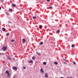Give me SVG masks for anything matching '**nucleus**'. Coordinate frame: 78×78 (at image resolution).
Masks as SVG:
<instances>
[{"instance_id": "4", "label": "nucleus", "mask_w": 78, "mask_h": 78, "mask_svg": "<svg viewBox=\"0 0 78 78\" xmlns=\"http://www.w3.org/2000/svg\"><path fill=\"white\" fill-rule=\"evenodd\" d=\"M22 42L23 44L25 43V42H26V41L25 40V38H24L22 39Z\"/></svg>"}, {"instance_id": "36", "label": "nucleus", "mask_w": 78, "mask_h": 78, "mask_svg": "<svg viewBox=\"0 0 78 78\" xmlns=\"http://www.w3.org/2000/svg\"><path fill=\"white\" fill-rule=\"evenodd\" d=\"M11 3H12V2H11V1H10Z\"/></svg>"}, {"instance_id": "30", "label": "nucleus", "mask_w": 78, "mask_h": 78, "mask_svg": "<svg viewBox=\"0 0 78 78\" xmlns=\"http://www.w3.org/2000/svg\"><path fill=\"white\" fill-rule=\"evenodd\" d=\"M3 55V54H2V53H0V55Z\"/></svg>"}, {"instance_id": "17", "label": "nucleus", "mask_w": 78, "mask_h": 78, "mask_svg": "<svg viewBox=\"0 0 78 78\" xmlns=\"http://www.w3.org/2000/svg\"><path fill=\"white\" fill-rule=\"evenodd\" d=\"M57 34H59V32H60V30H58L57 31Z\"/></svg>"}, {"instance_id": "23", "label": "nucleus", "mask_w": 78, "mask_h": 78, "mask_svg": "<svg viewBox=\"0 0 78 78\" xmlns=\"http://www.w3.org/2000/svg\"><path fill=\"white\" fill-rule=\"evenodd\" d=\"M75 47V46H74V45L72 44V48H73V47Z\"/></svg>"}, {"instance_id": "15", "label": "nucleus", "mask_w": 78, "mask_h": 78, "mask_svg": "<svg viewBox=\"0 0 78 78\" xmlns=\"http://www.w3.org/2000/svg\"><path fill=\"white\" fill-rule=\"evenodd\" d=\"M32 59L33 60H34V59H35V57L34 56L33 57Z\"/></svg>"}, {"instance_id": "16", "label": "nucleus", "mask_w": 78, "mask_h": 78, "mask_svg": "<svg viewBox=\"0 0 78 78\" xmlns=\"http://www.w3.org/2000/svg\"><path fill=\"white\" fill-rule=\"evenodd\" d=\"M54 63L55 65H58V63L56 62H55Z\"/></svg>"}, {"instance_id": "18", "label": "nucleus", "mask_w": 78, "mask_h": 78, "mask_svg": "<svg viewBox=\"0 0 78 78\" xmlns=\"http://www.w3.org/2000/svg\"><path fill=\"white\" fill-rule=\"evenodd\" d=\"M9 33H7L6 34V36H9Z\"/></svg>"}, {"instance_id": "3", "label": "nucleus", "mask_w": 78, "mask_h": 78, "mask_svg": "<svg viewBox=\"0 0 78 78\" xmlns=\"http://www.w3.org/2000/svg\"><path fill=\"white\" fill-rule=\"evenodd\" d=\"M44 76H45L46 78H48V74H47V73H46L45 74Z\"/></svg>"}, {"instance_id": "11", "label": "nucleus", "mask_w": 78, "mask_h": 78, "mask_svg": "<svg viewBox=\"0 0 78 78\" xmlns=\"http://www.w3.org/2000/svg\"><path fill=\"white\" fill-rule=\"evenodd\" d=\"M8 58L9 59V60H10V59H11V57H10V56H8Z\"/></svg>"}, {"instance_id": "26", "label": "nucleus", "mask_w": 78, "mask_h": 78, "mask_svg": "<svg viewBox=\"0 0 78 78\" xmlns=\"http://www.w3.org/2000/svg\"><path fill=\"white\" fill-rule=\"evenodd\" d=\"M49 8L50 9H52V8H52L51 7H49Z\"/></svg>"}, {"instance_id": "14", "label": "nucleus", "mask_w": 78, "mask_h": 78, "mask_svg": "<svg viewBox=\"0 0 78 78\" xmlns=\"http://www.w3.org/2000/svg\"><path fill=\"white\" fill-rule=\"evenodd\" d=\"M9 76H10V74L9 73L7 74V77H9Z\"/></svg>"}, {"instance_id": "24", "label": "nucleus", "mask_w": 78, "mask_h": 78, "mask_svg": "<svg viewBox=\"0 0 78 78\" xmlns=\"http://www.w3.org/2000/svg\"><path fill=\"white\" fill-rule=\"evenodd\" d=\"M11 41L12 42H14V40H11Z\"/></svg>"}, {"instance_id": "34", "label": "nucleus", "mask_w": 78, "mask_h": 78, "mask_svg": "<svg viewBox=\"0 0 78 78\" xmlns=\"http://www.w3.org/2000/svg\"><path fill=\"white\" fill-rule=\"evenodd\" d=\"M60 78H64V77H62Z\"/></svg>"}, {"instance_id": "29", "label": "nucleus", "mask_w": 78, "mask_h": 78, "mask_svg": "<svg viewBox=\"0 0 78 78\" xmlns=\"http://www.w3.org/2000/svg\"><path fill=\"white\" fill-rule=\"evenodd\" d=\"M67 78H72V77H70L69 78V77H67Z\"/></svg>"}, {"instance_id": "31", "label": "nucleus", "mask_w": 78, "mask_h": 78, "mask_svg": "<svg viewBox=\"0 0 78 78\" xmlns=\"http://www.w3.org/2000/svg\"><path fill=\"white\" fill-rule=\"evenodd\" d=\"M2 8V7H0V10H1V9Z\"/></svg>"}, {"instance_id": "8", "label": "nucleus", "mask_w": 78, "mask_h": 78, "mask_svg": "<svg viewBox=\"0 0 78 78\" xmlns=\"http://www.w3.org/2000/svg\"><path fill=\"white\" fill-rule=\"evenodd\" d=\"M2 30L3 31H5V28L3 27L2 29Z\"/></svg>"}, {"instance_id": "2", "label": "nucleus", "mask_w": 78, "mask_h": 78, "mask_svg": "<svg viewBox=\"0 0 78 78\" xmlns=\"http://www.w3.org/2000/svg\"><path fill=\"white\" fill-rule=\"evenodd\" d=\"M12 68L13 70H17V68L15 66H13Z\"/></svg>"}, {"instance_id": "7", "label": "nucleus", "mask_w": 78, "mask_h": 78, "mask_svg": "<svg viewBox=\"0 0 78 78\" xmlns=\"http://www.w3.org/2000/svg\"><path fill=\"white\" fill-rule=\"evenodd\" d=\"M5 73H6V74H8L9 73V71L8 70H7L5 71Z\"/></svg>"}, {"instance_id": "19", "label": "nucleus", "mask_w": 78, "mask_h": 78, "mask_svg": "<svg viewBox=\"0 0 78 78\" xmlns=\"http://www.w3.org/2000/svg\"><path fill=\"white\" fill-rule=\"evenodd\" d=\"M73 63L74 65H76V62H73Z\"/></svg>"}, {"instance_id": "9", "label": "nucleus", "mask_w": 78, "mask_h": 78, "mask_svg": "<svg viewBox=\"0 0 78 78\" xmlns=\"http://www.w3.org/2000/svg\"><path fill=\"white\" fill-rule=\"evenodd\" d=\"M9 11H10V12H12V9H9Z\"/></svg>"}, {"instance_id": "25", "label": "nucleus", "mask_w": 78, "mask_h": 78, "mask_svg": "<svg viewBox=\"0 0 78 78\" xmlns=\"http://www.w3.org/2000/svg\"><path fill=\"white\" fill-rule=\"evenodd\" d=\"M37 53L38 55H41V53H37Z\"/></svg>"}, {"instance_id": "32", "label": "nucleus", "mask_w": 78, "mask_h": 78, "mask_svg": "<svg viewBox=\"0 0 78 78\" xmlns=\"http://www.w3.org/2000/svg\"><path fill=\"white\" fill-rule=\"evenodd\" d=\"M63 60H64V61H66V60H65V59H64V58H63Z\"/></svg>"}, {"instance_id": "35", "label": "nucleus", "mask_w": 78, "mask_h": 78, "mask_svg": "<svg viewBox=\"0 0 78 78\" xmlns=\"http://www.w3.org/2000/svg\"><path fill=\"white\" fill-rule=\"evenodd\" d=\"M13 78H15V76H14L13 77Z\"/></svg>"}, {"instance_id": "37", "label": "nucleus", "mask_w": 78, "mask_h": 78, "mask_svg": "<svg viewBox=\"0 0 78 78\" xmlns=\"http://www.w3.org/2000/svg\"><path fill=\"white\" fill-rule=\"evenodd\" d=\"M65 64H66V62H64Z\"/></svg>"}, {"instance_id": "5", "label": "nucleus", "mask_w": 78, "mask_h": 78, "mask_svg": "<svg viewBox=\"0 0 78 78\" xmlns=\"http://www.w3.org/2000/svg\"><path fill=\"white\" fill-rule=\"evenodd\" d=\"M28 62L29 63H33V61L32 60H29Z\"/></svg>"}, {"instance_id": "22", "label": "nucleus", "mask_w": 78, "mask_h": 78, "mask_svg": "<svg viewBox=\"0 0 78 78\" xmlns=\"http://www.w3.org/2000/svg\"><path fill=\"white\" fill-rule=\"evenodd\" d=\"M40 45H42L43 44V42H41L40 44Z\"/></svg>"}, {"instance_id": "20", "label": "nucleus", "mask_w": 78, "mask_h": 78, "mask_svg": "<svg viewBox=\"0 0 78 78\" xmlns=\"http://www.w3.org/2000/svg\"><path fill=\"white\" fill-rule=\"evenodd\" d=\"M23 69H26V67H25V66H24V67H23Z\"/></svg>"}, {"instance_id": "13", "label": "nucleus", "mask_w": 78, "mask_h": 78, "mask_svg": "<svg viewBox=\"0 0 78 78\" xmlns=\"http://www.w3.org/2000/svg\"><path fill=\"white\" fill-rule=\"evenodd\" d=\"M43 64L44 65H46V64H47V63H46L45 62H44Z\"/></svg>"}, {"instance_id": "28", "label": "nucleus", "mask_w": 78, "mask_h": 78, "mask_svg": "<svg viewBox=\"0 0 78 78\" xmlns=\"http://www.w3.org/2000/svg\"><path fill=\"white\" fill-rule=\"evenodd\" d=\"M50 0H47V2H49L50 1Z\"/></svg>"}, {"instance_id": "21", "label": "nucleus", "mask_w": 78, "mask_h": 78, "mask_svg": "<svg viewBox=\"0 0 78 78\" xmlns=\"http://www.w3.org/2000/svg\"><path fill=\"white\" fill-rule=\"evenodd\" d=\"M33 19H36V16H33Z\"/></svg>"}, {"instance_id": "33", "label": "nucleus", "mask_w": 78, "mask_h": 78, "mask_svg": "<svg viewBox=\"0 0 78 78\" xmlns=\"http://www.w3.org/2000/svg\"><path fill=\"white\" fill-rule=\"evenodd\" d=\"M2 2H3V0H2Z\"/></svg>"}, {"instance_id": "27", "label": "nucleus", "mask_w": 78, "mask_h": 78, "mask_svg": "<svg viewBox=\"0 0 78 78\" xmlns=\"http://www.w3.org/2000/svg\"><path fill=\"white\" fill-rule=\"evenodd\" d=\"M6 14H7V15H9V13H6Z\"/></svg>"}, {"instance_id": "12", "label": "nucleus", "mask_w": 78, "mask_h": 78, "mask_svg": "<svg viewBox=\"0 0 78 78\" xmlns=\"http://www.w3.org/2000/svg\"><path fill=\"white\" fill-rule=\"evenodd\" d=\"M42 25H40L39 28L40 29H42Z\"/></svg>"}, {"instance_id": "1", "label": "nucleus", "mask_w": 78, "mask_h": 78, "mask_svg": "<svg viewBox=\"0 0 78 78\" xmlns=\"http://www.w3.org/2000/svg\"><path fill=\"white\" fill-rule=\"evenodd\" d=\"M2 50L3 51H6L7 50V47L6 46L3 47L2 48Z\"/></svg>"}, {"instance_id": "10", "label": "nucleus", "mask_w": 78, "mask_h": 78, "mask_svg": "<svg viewBox=\"0 0 78 78\" xmlns=\"http://www.w3.org/2000/svg\"><path fill=\"white\" fill-rule=\"evenodd\" d=\"M12 6L13 7H16V4H13L12 5Z\"/></svg>"}, {"instance_id": "6", "label": "nucleus", "mask_w": 78, "mask_h": 78, "mask_svg": "<svg viewBox=\"0 0 78 78\" xmlns=\"http://www.w3.org/2000/svg\"><path fill=\"white\" fill-rule=\"evenodd\" d=\"M40 71L41 73H44V70L42 69V68H41V69L40 70Z\"/></svg>"}]
</instances>
